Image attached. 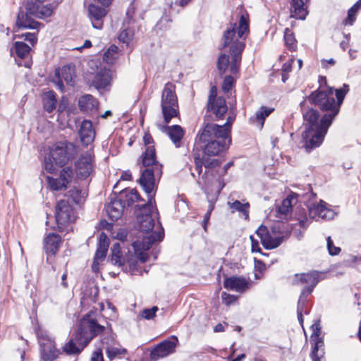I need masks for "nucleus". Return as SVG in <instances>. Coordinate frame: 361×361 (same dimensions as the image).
<instances>
[{
  "instance_id": "f257e3e1",
  "label": "nucleus",
  "mask_w": 361,
  "mask_h": 361,
  "mask_svg": "<svg viewBox=\"0 0 361 361\" xmlns=\"http://www.w3.org/2000/svg\"><path fill=\"white\" fill-rule=\"evenodd\" d=\"M317 88V106L323 112L319 123L317 122V147L320 146L331 126L334 119L340 111L341 106L349 86L343 84V87L335 90L336 102L334 97V88L326 84V77L319 76Z\"/></svg>"
},
{
  "instance_id": "f03ea898",
  "label": "nucleus",
  "mask_w": 361,
  "mask_h": 361,
  "mask_svg": "<svg viewBox=\"0 0 361 361\" xmlns=\"http://www.w3.org/2000/svg\"><path fill=\"white\" fill-rule=\"evenodd\" d=\"M305 130L302 133L298 147L307 153L316 148V90L312 91L300 104Z\"/></svg>"
},
{
  "instance_id": "7ed1b4c3",
  "label": "nucleus",
  "mask_w": 361,
  "mask_h": 361,
  "mask_svg": "<svg viewBox=\"0 0 361 361\" xmlns=\"http://www.w3.org/2000/svg\"><path fill=\"white\" fill-rule=\"evenodd\" d=\"M196 144L202 149L204 156L216 157L226 153L232 142L231 137H227L207 123L198 132Z\"/></svg>"
},
{
  "instance_id": "20e7f679",
  "label": "nucleus",
  "mask_w": 361,
  "mask_h": 361,
  "mask_svg": "<svg viewBox=\"0 0 361 361\" xmlns=\"http://www.w3.org/2000/svg\"><path fill=\"white\" fill-rule=\"evenodd\" d=\"M145 169L141 171L137 183L146 193H152L155 186V178H161L163 165L157 157L154 145L147 146L137 159Z\"/></svg>"
},
{
  "instance_id": "39448f33",
  "label": "nucleus",
  "mask_w": 361,
  "mask_h": 361,
  "mask_svg": "<svg viewBox=\"0 0 361 361\" xmlns=\"http://www.w3.org/2000/svg\"><path fill=\"white\" fill-rule=\"evenodd\" d=\"M250 32V20L248 15L241 14L240 16L238 26L236 23H230L229 26L224 31L219 49L222 50L226 47H230L235 41L233 38L237 33L240 41H245Z\"/></svg>"
},
{
  "instance_id": "423d86ee",
  "label": "nucleus",
  "mask_w": 361,
  "mask_h": 361,
  "mask_svg": "<svg viewBox=\"0 0 361 361\" xmlns=\"http://www.w3.org/2000/svg\"><path fill=\"white\" fill-rule=\"evenodd\" d=\"M250 32V20L248 15L241 14L240 16L238 26L236 23H230L229 26L224 31L219 49L222 50L226 47H230L235 41L233 38L237 33L240 41H245Z\"/></svg>"
},
{
  "instance_id": "0eeeda50",
  "label": "nucleus",
  "mask_w": 361,
  "mask_h": 361,
  "mask_svg": "<svg viewBox=\"0 0 361 361\" xmlns=\"http://www.w3.org/2000/svg\"><path fill=\"white\" fill-rule=\"evenodd\" d=\"M76 218L75 209L68 200H61L57 202L55 207V219L57 226L54 228V229L59 232L65 231L70 224L75 222Z\"/></svg>"
},
{
  "instance_id": "6e6552de",
  "label": "nucleus",
  "mask_w": 361,
  "mask_h": 361,
  "mask_svg": "<svg viewBox=\"0 0 361 361\" xmlns=\"http://www.w3.org/2000/svg\"><path fill=\"white\" fill-rule=\"evenodd\" d=\"M76 153L75 145L69 142H56L50 151V157L59 167L64 166L74 158Z\"/></svg>"
},
{
  "instance_id": "1a4fd4ad",
  "label": "nucleus",
  "mask_w": 361,
  "mask_h": 361,
  "mask_svg": "<svg viewBox=\"0 0 361 361\" xmlns=\"http://www.w3.org/2000/svg\"><path fill=\"white\" fill-rule=\"evenodd\" d=\"M227 111L228 106L224 96H219L214 102H207L202 126L212 123L211 121L223 119Z\"/></svg>"
},
{
  "instance_id": "9d476101",
  "label": "nucleus",
  "mask_w": 361,
  "mask_h": 361,
  "mask_svg": "<svg viewBox=\"0 0 361 361\" xmlns=\"http://www.w3.org/2000/svg\"><path fill=\"white\" fill-rule=\"evenodd\" d=\"M62 243L61 235L55 233H49L43 240V250L46 254V262L54 267L55 257L59 251Z\"/></svg>"
},
{
  "instance_id": "9b49d317",
  "label": "nucleus",
  "mask_w": 361,
  "mask_h": 361,
  "mask_svg": "<svg viewBox=\"0 0 361 361\" xmlns=\"http://www.w3.org/2000/svg\"><path fill=\"white\" fill-rule=\"evenodd\" d=\"M178 343V339L176 336H171L170 338L160 342L151 350L149 360L157 361L160 358L168 356L175 351Z\"/></svg>"
},
{
  "instance_id": "f8f14e48",
  "label": "nucleus",
  "mask_w": 361,
  "mask_h": 361,
  "mask_svg": "<svg viewBox=\"0 0 361 361\" xmlns=\"http://www.w3.org/2000/svg\"><path fill=\"white\" fill-rule=\"evenodd\" d=\"M119 181L120 180H118L115 183V185L113 187L114 190L117 188L119 184ZM109 198L110 202L106 207V212L110 219H111L112 221H117L123 215L125 209L123 206V202H122L121 200L118 199V194L117 192L115 190L112 191L109 196Z\"/></svg>"
},
{
  "instance_id": "ddd939ff",
  "label": "nucleus",
  "mask_w": 361,
  "mask_h": 361,
  "mask_svg": "<svg viewBox=\"0 0 361 361\" xmlns=\"http://www.w3.org/2000/svg\"><path fill=\"white\" fill-rule=\"evenodd\" d=\"M245 48V42L235 39L229 48V54L231 56L230 62V71L232 74H236L239 72L241 64L242 54Z\"/></svg>"
},
{
  "instance_id": "4468645a",
  "label": "nucleus",
  "mask_w": 361,
  "mask_h": 361,
  "mask_svg": "<svg viewBox=\"0 0 361 361\" xmlns=\"http://www.w3.org/2000/svg\"><path fill=\"white\" fill-rule=\"evenodd\" d=\"M298 193L291 191L280 204L276 206V216L287 219L292 214L293 207L298 202Z\"/></svg>"
},
{
  "instance_id": "2eb2a0df",
  "label": "nucleus",
  "mask_w": 361,
  "mask_h": 361,
  "mask_svg": "<svg viewBox=\"0 0 361 361\" xmlns=\"http://www.w3.org/2000/svg\"><path fill=\"white\" fill-rule=\"evenodd\" d=\"M224 287L228 290L244 293L250 288V283L243 276H224Z\"/></svg>"
},
{
  "instance_id": "dca6fc26",
  "label": "nucleus",
  "mask_w": 361,
  "mask_h": 361,
  "mask_svg": "<svg viewBox=\"0 0 361 361\" xmlns=\"http://www.w3.org/2000/svg\"><path fill=\"white\" fill-rule=\"evenodd\" d=\"M77 177L85 180L93 171V165L90 155H81L75 164Z\"/></svg>"
},
{
  "instance_id": "f3484780",
  "label": "nucleus",
  "mask_w": 361,
  "mask_h": 361,
  "mask_svg": "<svg viewBox=\"0 0 361 361\" xmlns=\"http://www.w3.org/2000/svg\"><path fill=\"white\" fill-rule=\"evenodd\" d=\"M45 342L40 343V355L43 361H53L61 354L56 348L55 341L50 338H44Z\"/></svg>"
},
{
  "instance_id": "a211bd4d",
  "label": "nucleus",
  "mask_w": 361,
  "mask_h": 361,
  "mask_svg": "<svg viewBox=\"0 0 361 361\" xmlns=\"http://www.w3.org/2000/svg\"><path fill=\"white\" fill-rule=\"evenodd\" d=\"M107 11L98 5L91 4L88 6V16L94 28L101 30L103 27L104 18Z\"/></svg>"
},
{
  "instance_id": "6ab92c4d",
  "label": "nucleus",
  "mask_w": 361,
  "mask_h": 361,
  "mask_svg": "<svg viewBox=\"0 0 361 361\" xmlns=\"http://www.w3.org/2000/svg\"><path fill=\"white\" fill-rule=\"evenodd\" d=\"M42 25L41 23L32 18L31 15L20 8L16 21V26L19 29H38Z\"/></svg>"
},
{
  "instance_id": "aec40b11",
  "label": "nucleus",
  "mask_w": 361,
  "mask_h": 361,
  "mask_svg": "<svg viewBox=\"0 0 361 361\" xmlns=\"http://www.w3.org/2000/svg\"><path fill=\"white\" fill-rule=\"evenodd\" d=\"M209 172L206 171L203 173L202 176L201 180H197V183L199 185V186L201 188L202 190L205 193V195L207 197V200L209 202V206L208 209L206 213H209V214H212V211L214 209L215 202L217 200L218 197L215 195H210V190H211V182L208 179Z\"/></svg>"
},
{
  "instance_id": "412c9836",
  "label": "nucleus",
  "mask_w": 361,
  "mask_h": 361,
  "mask_svg": "<svg viewBox=\"0 0 361 361\" xmlns=\"http://www.w3.org/2000/svg\"><path fill=\"white\" fill-rule=\"evenodd\" d=\"M178 105V98L175 92V85L168 82L165 84L161 94V106H175Z\"/></svg>"
},
{
  "instance_id": "4be33fe9",
  "label": "nucleus",
  "mask_w": 361,
  "mask_h": 361,
  "mask_svg": "<svg viewBox=\"0 0 361 361\" xmlns=\"http://www.w3.org/2000/svg\"><path fill=\"white\" fill-rule=\"evenodd\" d=\"M79 135L82 145L87 146L94 138V130L92 123L90 120L85 119L80 126Z\"/></svg>"
},
{
  "instance_id": "5701e85b",
  "label": "nucleus",
  "mask_w": 361,
  "mask_h": 361,
  "mask_svg": "<svg viewBox=\"0 0 361 361\" xmlns=\"http://www.w3.org/2000/svg\"><path fill=\"white\" fill-rule=\"evenodd\" d=\"M98 106V101L91 94L82 95L78 100L79 109L85 114L95 113Z\"/></svg>"
},
{
  "instance_id": "b1692460",
  "label": "nucleus",
  "mask_w": 361,
  "mask_h": 361,
  "mask_svg": "<svg viewBox=\"0 0 361 361\" xmlns=\"http://www.w3.org/2000/svg\"><path fill=\"white\" fill-rule=\"evenodd\" d=\"M111 80V71L109 68H100L95 74L92 80V85L97 89H104L110 85Z\"/></svg>"
},
{
  "instance_id": "393cba45",
  "label": "nucleus",
  "mask_w": 361,
  "mask_h": 361,
  "mask_svg": "<svg viewBox=\"0 0 361 361\" xmlns=\"http://www.w3.org/2000/svg\"><path fill=\"white\" fill-rule=\"evenodd\" d=\"M309 0H291L290 17L299 20H305L308 12L305 6Z\"/></svg>"
},
{
  "instance_id": "a878e982",
  "label": "nucleus",
  "mask_w": 361,
  "mask_h": 361,
  "mask_svg": "<svg viewBox=\"0 0 361 361\" xmlns=\"http://www.w3.org/2000/svg\"><path fill=\"white\" fill-rule=\"evenodd\" d=\"M109 245V237L104 232H102L98 238L97 247L94 254L95 260L102 261L105 259Z\"/></svg>"
},
{
  "instance_id": "bb28decb",
  "label": "nucleus",
  "mask_w": 361,
  "mask_h": 361,
  "mask_svg": "<svg viewBox=\"0 0 361 361\" xmlns=\"http://www.w3.org/2000/svg\"><path fill=\"white\" fill-rule=\"evenodd\" d=\"M147 194V202L143 204H136L135 206V214L137 219L138 217H145V215H152L153 210V203L155 204L154 195Z\"/></svg>"
},
{
  "instance_id": "cd10ccee",
  "label": "nucleus",
  "mask_w": 361,
  "mask_h": 361,
  "mask_svg": "<svg viewBox=\"0 0 361 361\" xmlns=\"http://www.w3.org/2000/svg\"><path fill=\"white\" fill-rule=\"evenodd\" d=\"M43 109L47 113H51L56 108V94L54 90H49L42 94Z\"/></svg>"
},
{
  "instance_id": "c85d7f7f",
  "label": "nucleus",
  "mask_w": 361,
  "mask_h": 361,
  "mask_svg": "<svg viewBox=\"0 0 361 361\" xmlns=\"http://www.w3.org/2000/svg\"><path fill=\"white\" fill-rule=\"evenodd\" d=\"M74 339L78 345L84 349L92 341V337L90 336L87 327L80 324L75 332Z\"/></svg>"
},
{
  "instance_id": "c756f323",
  "label": "nucleus",
  "mask_w": 361,
  "mask_h": 361,
  "mask_svg": "<svg viewBox=\"0 0 361 361\" xmlns=\"http://www.w3.org/2000/svg\"><path fill=\"white\" fill-rule=\"evenodd\" d=\"M164 128L167 130V134L176 147H179V143L185 135L183 128L179 125L166 126Z\"/></svg>"
},
{
  "instance_id": "7c9ffc66",
  "label": "nucleus",
  "mask_w": 361,
  "mask_h": 361,
  "mask_svg": "<svg viewBox=\"0 0 361 361\" xmlns=\"http://www.w3.org/2000/svg\"><path fill=\"white\" fill-rule=\"evenodd\" d=\"M61 77L66 81V84L70 86H74L75 74V67L73 63L63 66L60 71Z\"/></svg>"
},
{
  "instance_id": "2f4dec72",
  "label": "nucleus",
  "mask_w": 361,
  "mask_h": 361,
  "mask_svg": "<svg viewBox=\"0 0 361 361\" xmlns=\"http://www.w3.org/2000/svg\"><path fill=\"white\" fill-rule=\"evenodd\" d=\"M336 215V212L326 202L321 200L319 203H317V216L324 220H331Z\"/></svg>"
},
{
  "instance_id": "473e14b6",
  "label": "nucleus",
  "mask_w": 361,
  "mask_h": 361,
  "mask_svg": "<svg viewBox=\"0 0 361 361\" xmlns=\"http://www.w3.org/2000/svg\"><path fill=\"white\" fill-rule=\"evenodd\" d=\"M313 283L316 284V271H312L310 273L295 274L292 281L294 286L303 284H310Z\"/></svg>"
},
{
  "instance_id": "72a5a7b5",
  "label": "nucleus",
  "mask_w": 361,
  "mask_h": 361,
  "mask_svg": "<svg viewBox=\"0 0 361 361\" xmlns=\"http://www.w3.org/2000/svg\"><path fill=\"white\" fill-rule=\"evenodd\" d=\"M235 120V114L230 112L229 116L227 117L226 122L224 125H218L216 123H210V126L218 130L219 133H222L227 137H231V126Z\"/></svg>"
},
{
  "instance_id": "f704fd0d",
  "label": "nucleus",
  "mask_w": 361,
  "mask_h": 361,
  "mask_svg": "<svg viewBox=\"0 0 361 361\" xmlns=\"http://www.w3.org/2000/svg\"><path fill=\"white\" fill-rule=\"evenodd\" d=\"M202 159L204 160V167L206 169V171H208V176L207 178L211 182V185H212V180L209 178V176L214 177L213 169H214L216 167L220 166V165L222 164V160L220 159H210L209 157L207 156H202Z\"/></svg>"
},
{
  "instance_id": "c9c22d12",
  "label": "nucleus",
  "mask_w": 361,
  "mask_h": 361,
  "mask_svg": "<svg viewBox=\"0 0 361 361\" xmlns=\"http://www.w3.org/2000/svg\"><path fill=\"white\" fill-rule=\"evenodd\" d=\"M137 221L139 231L143 233L152 231L154 227V220L152 215H145V217H138Z\"/></svg>"
},
{
  "instance_id": "e433bc0d",
  "label": "nucleus",
  "mask_w": 361,
  "mask_h": 361,
  "mask_svg": "<svg viewBox=\"0 0 361 361\" xmlns=\"http://www.w3.org/2000/svg\"><path fill=\"white\" fill-rule=\"evenodd\" d=\"M161 112L164 118V122L166 124L170 123L173 118L179 117L180 112L178 105L175 106H161Z\"/></svg>"
},
{
  "instance_id": "4c0bfd02",
  "label": "nucleus",
  "mask_w": 361,
  "mask_h": 361,
  "mask_svg": "<svg viewBox=\"0 0 361 361\" xmlns=\"http://www.w3.org/2000/svg\"><path fill=\"white\" fill-rule=\"evenodd\" d=\"M117 194L118 199L121 200L123 202L124 208H126V207H130L134 204L135 199L132 189L126 188L118 192Z\"/></svg>"
},
{
  "instance_id": "58836bf2",
  "label": "nucleus",
  "mask_w": 361,
  "mask_h": 361,
  "mask_svg": "<svg viewBox=\"0 0 361 361\" xmlns=\"http://www.w3.org/2000/svg\"><path fill=\"white\" fill-rule=\"evenodd\" d=\"M90 333V336L93 339L97 336L102 334L105 327L98 323L94 319H91L87 322V328Z\"/></svg>"
},
{
  "instance_id": "ea45409f",
  "label": "nucleus",
  "mask_w": 361,
  "mask_h": 361,
  "mask_svg": "<svg viewBox=\"0 0 361 361\" xmlns=\"http://www.w3.org/2000/svg\"><path fill=\"white\" fill-rule=\"evenodd\" d=\"M163 238L164 233L159 231H154L146 236H144L142 240L145 244V249L149 250L154 243L161 241Z\"/></svg>"
},
{
  "instance_id": "a19ab883",
  "label": "nucleus",
  "mask_w": 361,
  "mask_h": 361,
  "mask_svg": "<svg viewBox=\"0 0 361 361\" xmlns=\"http://www.w3.org/2000/svg\"><path fill=\"white\" fill-rule=\"evenodd\" d=\"M230 64V57L227 54L223 53L217 59L216 67L220 75H223L227 71Z\"/></svg>"
},
{
  "instance_id": "79ce46f5",
  "label": "nucleus",
  "mask_w": 361,
  "mask_h": 361,
  "mask_svg": "<svg viewBox=\"0 0 361 361\" xmlns=\"http://www.w3.org/2000/svg\"><path fill=\"white\" fill-rule=\"evenodd\" d=\"M284 41L286 46L290 51H295L297 47V41L293 32L289 28H286L284 31Z\"/></svg>"
},
{
  "instance_id": "37998d69",
  "label": "nucleus",
  "mask_w": 361,
  "mask_h": 361,
  "mask_svg": "<svg viewBox=\"0 0 361 361\" xmlns=\"http://www.w3.org/2000/svg\"><path fill=\"white\" fill-rule=\"evenodd\" d=\"M74 338H71L63 347V352L67 355H78L83 350L80 346L77 345Z\"/></svg>"
},
{
  "instance_id": "c03bdc74",
  "label": "nucleus",
  "mask_w": 361,
  "mask_h": 361,
  "mask_svg": "<svg viewBox=\"0 0 361 361\" xmlns=\"http://www.w3.org/2000/svg\"><path fill=\"white\" fill-rule=\"evenodd\" d=\"M14 48L17 56L22 59H25L31 51L30 47L23 42H16Z\"/></svg>"
},
{
  "instance_id": "a18cd8bd",
  "label": "nucleus",
  "mask_w": 361,
  "mask_h": 361,
  "mask_svg": "<svg viewBox=\"0 0 361 361\" xmlns=\"http://www.w3.org/2000/svg\"><path fill=\"white\" fill-rule=\"evenodd\" d=\"M128 351L124 348H116L109 345L106 348V354L109 360H113L116 357H119L122 355L127 354Z\"/></svg>"
},
{
  "instance_id": "49530a36",
  "label": "nucleus",
  "mask_w": 361,
  "mask_h": 361,
  "mask_svg": "<svg viewBox=\"0 0 361 361\" xmlns=\"http://www.w3.org/2000/svg\"><path fill=\"white\" fill-rule=\"evenodd\" d=\"M250 207V203H242L239 200H235L231 204V208L233 209L235 211H238L239 212H241L245 219L247 220L249 219V211L248 209Z\"/></svg>"
},
{
  "instance_id": "de8ad7c7",
  "label": "nucleus",
  "mask_w": 361,
  "mask_h": 361,
  "mask_svg": "<svg viewBox=\"0 0 361 361\" xmlns=\"http://www.w3.org/2000/svg\"><path fill=\"white\" fill-rule=\"evenodd\" d=\"M274 111V108H268L264 106H262L259 110L256 112L255 119L259 122L261 127L263 126L264 123L265 118L268 117L273 111Z\"/></svg>"
},
{
  "instance_id": "09e8293b",
  "label": "nucleus",
  "mask_w": 361,
  "mask_h": 361,
  "mask_svg": "<svg viewBox=\"0 0 361 361\" xmlns=\"http://www.w3.org/2000/svg\"><path fill=\"white\" fill-rule=\"evenodd\" d=\"M48 184L52 190L59 191L63 189H67V186L63 184L59 178H53L47 176V178Z\"/></svg>"
},
{
  "instance_id": "8fccbe9b",
  "label": "nucleus",
  "mask_w": 361,
  "mask_h": 361,
  "mask_svg": "<svg viewBox=\"0 0 361 361\" xmlns=\"http://www.w3.org/2000/svg\"><path fill=\"white\" fill-rule=\"evenodd\" d=\"M73 175V171L72 168L70 166H67L62 169V170L60 172L59 178L62 182H63V184L68 186V184L71 183L72 180Z\"/></svg>"
},
{
  "instance_id": "3c124183",
  "label": "nucleus",
  "mask_w": 361,
  "mask_h": 361,
  "mask_svg": "<svg viewBox=\"0 0 361 361\" xmlns=\"http://www.w3.org/2000/svg\"><path fill=\"white\" fill-rule=\"evenodd\" d=\"M312 335L310 337V344H311V353L310 357L312 361H316V321H314L312 326Z\"/></svg>"
},
{
  "instance_id": "603ef678",
  "label": "nucleus",
  "mask_w": 361,
  "mask_h": 361,
  "mask_svg": "<svg viewBox=\"0 0 361 361\" xmlns=\"http://www.w3.org/2000/svg\"><path fill=\"white\" fill-rule=\"evenodd\" d=\"M315 286L316 284L311 283L302 290L300 298L298 302L299 305H304L306 301V298L313 291Z\"/></svg>"
},
{
  "instance_id": "864d4df0",
  "label": "nucleus",
  "mask_w": 361,
  "mask_h": 361,
  "mask_svg": "<svg viewBox=\"0 0 361 361\" xmlns=\"http://www.w3.org/2000/svg\"><path fill=\"white\" fill-rule=\"evenodd\" d=\"M284 238V235L278 236V237H272L268 243H265L264 245V248L266 250H273L281 245Z\"/></svg>"
},
{
  "instance_id": "5fc2aeb1",
  "label": "nucleus",
  "mask_w": 361,
  "mask_h": 361,
  "mask_svg": "<svg viewBox=\"0 0 361 361\" xmlns=\"http://www.w3.org/2000/svg\"><path fill=\"white\" fill-rule=\"evenodd\" d=\"M134 1H135L133 0L130 2L126 13V19L125 20L124 24L126 23L128 25L135 22L134 15L135 11V7L134 5Z\"/></svg>"
},
{
  "instance_id": "6e6d98bb",
  "label": "nucleus",
  "mask_w": 361,
  "mask_h": 361,
  "mask_svg": "<svg viewBox=\"0 0 361 361\" xmlns=\"http://www.w3.org/2000/svg\"><path fill=\"white\" fill-rule=\"evenodd\" d=\"M39 2L37 1L35 2L28 1L25 4V12L30 13L31 16L37 17L39 9Z\"/></svg>"
},
{
  "instance_id": "4d7b16f0",
  "label": "nucleus",
  "mask_w": 361,
  "mask_h": 361,
  "mask_svg": "<svg viewBox=\"0 0 361 361\" xmlns=\"http://www.w3.org/2000/svg\"><path fill=\"white\" fill-rule=\"evenodd\" d=\"M359 10V8L357 5L354 4L348 11V16L345 20V24H349L350 25L355 22L356 19V14Z\"/></svg>"
},
{
  "instance_id": "13d9d810",
  "label": "nucleus",
  "mask_w": 361,
  "mask_h": 361,
  "mask_svg": "<svg viewBox=\"0 0 361 361\" xmlns=\"http://www.w3.org/2000/svg\"><path fill=\"white\" fill-rule=\"evenodd\" d=\"M158 310L159 308L157 306L144 309L141 312V317L147 320L152 319L156 316V313Z\"/></svg>"
},
{
  "instance_id": "bf43d9fd",
  "label": "nucleus",
  "mask_w": 361,
  "mask_h": 361,
  "mask_svg": "<svg viewBox=\"0 0 361 361\" xmlns=\"http://www.w3.org/2000/svg\"><path fill=\"white\" fill-rule=\"evenodd\" d=\"M133 32L130 31L128 27L123 29V31L118 35L119 41L129 44L130 42L133 39Z\"/></svg>"
},
{
  "instance_id": "052dcab7",
  "label": "nucleus",
  "mask_w": 361,
  "mask_h": 361,
  "mask_svg": "<svg viewBox=\"0 0 361 361\" xmlns=\"http://www.w3.org/2000/svg\"><path fill=\"white\" fill-rule=\"evenodd\" d=\"M235 84V80L231 75L225 76L222 83V90L226 93L230 92Z\"/></svg>"
},
{
  "instance_id": "680f3d73",
  "label": "nucleus",
  "mask_w": 361,
  "mask_h": 361,
  "mask_svg": "<svg viewBox=\"0 0 361 361\" xmlns=\"http://www.w3.org/2000/svg\"><path fill=\"white\" fill-rule=\"evenodd\" d=\"M111 262L114 265H118V267H122L125 264V259L123 257L122 253L117 254L111 253L110 255Z\"/></svg>"
},
{
  "instance_id": "e2e57ef3",
  "label": "nucleus",
  "mask_w": 361,
  "mask_h": 361,
  "mask_svg": "<svg viewBox=\"0 0 361 361\" xmlns=\"http://www.w3.org/2000/svg\"><path fill=\"white\" fill-rule=\"evenodd\" d=\"M44 168L49 173L52 174L56 172L57 169L54 165L52 159L50 155L48 157H44Z\"/></svg>"
},
{
  "instance_id": "0e129e2a",
  "label": "nucleus",
  "mask_w": 361,
  "mask_h": 361,
  "mask_svg": "<svg viewBox=\"0 0 361 361\" xmlns=\"http://www.w3.org/2000/svg\"><path fill=\"white\" fill-rule=\"evenodd\" d=\"M52 13L53 11L50 4L43 6L40 9H39L37 17L40 18H48L52 15Z\"/></svg>"
},
{
  "instance_id": "69168bd1",
  "label": "nucleus",
  "mask_w": 361,
  "mask_h": 361,
  "mask_svg": "<svg viewBox=\"0 0 361 361\" xmlns=\"http://www.w3.org/2000/svg\"><path fill=\"white\" fill-rule=\"evenodd\" d=\"M194 162L195 164V171L200 176L202 172V166H204V160L202 159V157H200V154L199 153L195 154Z\"/></svg>"
},
{
  "instance_id": "338daca9",
  "label": "nucleus",
  "mask_w": 361,
  "mask_h": 361,
  "mask_svg": "<svg viewBox=\"0 0 361 361\" xmlns=\"http://www.w3.org/2000/svg\"><path fill=\"white\" fill-rule=\"evenodd\" d=\"M327 241V249L329 255H336L339 254L341 252V248L339 247H336L334 245V243L330 236H329L326 239Z\"/></svg>"
},
{
  "instance_id": "774afa93",
  "label": "nucleus",
  "mask_w": 361,
  "mask_h": 361,
  "mask_svg": "<svg viewBox=\"0 0 361 361\" xmlns=\"http://www.w3.org/2000/svg\"><path fill=\"white\" fill-rule=\"evenodd\" d=\"M221 299L224 304H226V305H230L237 300L238 297L234 295L227 293L226 292H222Z\"/></svg>"
}]
</instances>
